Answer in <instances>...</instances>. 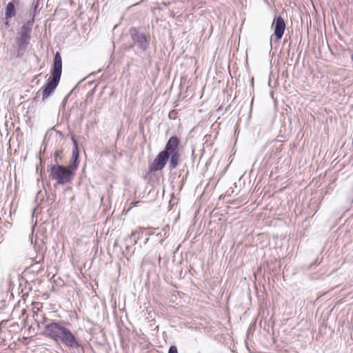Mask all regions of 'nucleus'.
I'll return each mask as SVG.
<instances>
[{"label":"nucleus","instance_id":"nucleus-15","mask_svg":"<svg viewBox=\"0 0 353 353\" xmlns=\"http://www.w3.org/2000/svg\"><path fill=\"white\" fill-rule=\"evenodd\" d=\"M168 353H178L176 347L175 345H171L169 348Z\"/></svg>","mask_w":353,"mask_h":353},{"label":"nucleus","instance_id":"nucleus-5","mask_svg":"<svg viewBox=\"0 0 353 353\" xmlns=\"http://www.w3.org/2000/svg\"><path fill=\"white\" fill-rule=\"evenodd\" d=\"M133 45L137 46L139 50L145 51L149 48L150 40L145 34L139 32L136 28H132L130 30Z\"/></svg>","mask_w":353,"mask_h":353},{"label":"nucleus","instance_id":"nucleus-6","mask_svg":"<svg viewBox=\"0 0 353 353\" xmlns=\"http://www.w3.org/2000/svg\"><path fill=\"white\" fill-rule=\"evenodd\" d=\"M272 27L274 29V34L270 38V46H272L273 41H279L283 35L285 29L283 19L281 16L276 17L272 22Z\"/></svg>","mask_w":353,"mask_h":353},{"label":"nucleus","instance_id":"nucleus-16","mask_svg":"<svg viewBox=\"0 0 353 353\" xmlns=\"http://www.w3.org/2000/svg\"><path fill=\"white\" fill-rule=\"evenodd\" d=\"M38 8V4L37 3L34 7V10H33V14H32V16L34 15L35 16V13H36V11H37V9Z\"/></svg>","mask_w":353,"mask_h":353},{"label":"nucleus","instance_id":"nucleus-4","mask_svg":"<svg viewBox=\"0 0 353 353\" xmlns=\"http://www.w3.org/2000/svg\"><path fill=\"white\" fill-rule=\"evenodd\" d=\"M34 21V15L30 20L24 23L20 28L16 41L19 50H26L30 43L32 26Z\"/></svg>","mask_w":353,"mask_h":353},{"label":"nucleus","instance_id":"nucleus-3","mask_svg":"<svg viewBox=\"0 0 353 353\" xmlns=\"http://www.w3.org/2000/svg\"><path fill=\"white\" fill-rule=\"evenodd\" d=\"M61 72L62 59L59 52H57L54 58L52 74L47 80L46 85L36 93L34 100L41 95L42 101H45L55 91L61 79Z\"/></svg>","mask_w":353,"mask_h":353},{"label":"nucleus","instance_id":"nucleus-8","mask_svg":"<svg viewBox=\"0 0 353 353\" xmlns=\"http://www.w3.org/2000/svg\"><path fill=\"white\" fill-rule=\"evenodd\" d=\"M179 139L176 137H171L165 145V150L163 151L165 152L168 155L169 154L174 153V152H179Z\"/></svg>","mask_w":353,"mask_h":353},{"label":"nucleus","instance_id":"nucleus-1","mask_svg":"<svg viewBox=\"0 0 353 353\" xmlns=\"http://www.w3.org/2000/svg\"><path fill=\"white\" fill-rule=\"evenodd\" d=\"M73 143L72 158L69 167H65L59 164L50 165V176L52 179L56 180L57 183L63 185L70 183L74 176V172L77 169L79 164V152L77 141L72 137Z\"/></svg>","mask_w":353,"mask_h":353},{"label":"nucleus","instance_id":"nucleus-13","mask_svg":"<svg viewBox=\"0 0 353 353\" xmlns=\"http://www.w3.org/2000/svg\"><path fill=\"white\" fill-rule=\"evenodd\" d=\"M144 230V228L139 227L137 230H135L134 232H132L131 236H135L136 234H138L137 239L134 240V244L137 243L138 239L140 238V234H141L143 232Z\"/></svg>","mask_w":353,"mask_h":353},{"label":"nucleus","instance_id":"nucleus-10","mask_svg":"<svg viewBox=\"0 0 353 353\" xmlns=\"http://www.w3.org/2000/svg\"><path fill=\"white\" fill-rule=\"evenodd\" d=\"M37 258L38 259L35 260L34 263L28 268V269L30 270L32 272H39L43 270V266L42 265H41V263L43 261L44 256L43 254H42L41 256H38Z\"/></svg>","mask_w":353,"mask_h":353},{"label":"nucleus","instance_id":"nucleus-14","mask_svg":"<svg viewBox=\"0 0 353 353\" xmlns=\"http://www.w3.org/2000/svg\"><path fill=\"white\" fill-rule=\"evenodd\" d=\"M61 150H57L54 154L55 164H59L61 160Z\"/></svg>","mask_w":353,"mask_h":353},{"label":"nucleus","instance_id":"nucleus-9","mask_svg":"<svg viewBox=\"0 0 353 353\" xmlns=\"http://www.w3.org/2000/svg\"><path fill=\"white\" fill-rule=\"evenodd\" d=\"M16 8L13 2H9L5 8V17L6 19H12L16 15Z\"/></svg>","mask_w":353,"mask_h":353},{"label":"nucleus","instance_id":"nucleus-12","mask_svg":"<svg viewBox=\"0 0 353 353\" xmlns=\"http://www.w3.org/2000/svg\"><path fill=\"white\" fill-rule=\"evenodd\" d=\"M2 23L0 26V30L1 32H6L8 30L10 26V19H6V17L2 19Z\"/></svg>","mask_w":353,"mask_h":353},{"label":"nucleus","instance_id":"nucleus-7","mask_svg":"<svg viewBox=\"0 0 353 353\" xmlns=\"http://www.w3.org/2000/svg\"><path fill=\"white\" fill-rule=\"evenodd\" d=\"M168 159L169 155L165 153V152H160L152 163L150 165V170L151 172L161 170L166 165Z\"/></svg>","mask_w":353,"mask_h":353},{"label":"nucleus","instance_id":"nucleus-2","mask_svg":"<svg viewBox=\"0 0 353 353\" xmlns=\"http://www.w3.org/2000/svg\"><path fill=\"white\" fill-rule=\"evenodd\" d=\"M44 334L47 337L57 343L61 342L70 349L79 348L81 346L79 341L70 330L59 323L52 321L46 324Z\"/></svg>","mask_w":353,"mask_h":353},{"label":"nucleus","instance_id":"nucleus-11","mask_svg":"<svg viewBox=\"0 0 353 353\" xmlns=\"http://www.w3.org/2000/svg\"><path fill=\"white\" fill-rule=\"evenodd\" d=\"M170 161V168L171 170L174 169L177 167L179 162L180 154L179 152H174V153L169 154Z\"/></svg>","mask_w":353,"mask_h":353}]
</instances>
